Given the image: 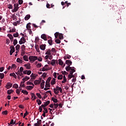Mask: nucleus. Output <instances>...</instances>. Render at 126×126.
Returning <instances> with one entry per match:
<instances>
[{
  "mask_svg": "<svg viewBox=\"0 0 126 126\" xmlns=\"http://www.w3.org/2000/svg\"><path fill=\"white\" fill-rule=\"evenodd\" d=\"M29 79H30V78L28 77L27 76H26L25 78H24L22 79L23 81L21 82L20 87H21V88H22V87L23 88L25 87L26 86L24 84L22 85V83H25V81H27V80H29Z\"/></svg>",
  "mask_w": 126,
  "mask_h": 126,
  "instance_id": "nucleus-1",
  "label": "nucleus"
},
{
  "mask_svg": "<svg viewBox=\"0 0 126 126\" xmlns=\"http://www.w3.org/2000/svg\"><path fill=\"white\" fill-rule=\"evenodd\" d=\"M29 60H30V61L32 63H34L35 61H37V60H38V57L37 56H31L29 57Z\"/></svg>",
  "mask_w": 126,
  "mask_h": 126,
  "instance_id": "nucleus-2",
  "label": "nucleus"
},
{
  "mask_svg": "<svg viewBox=\"0 0 126 126\" xmlns=\"http://www.w3.org/2000/svg\"><path fill=\"white\" fill-rule=\"evenodd\" d=\"M19 4L15 3L14 4V9L12 10V12H16L17 10L19 9Z\"/></svg>",
  "mask_w": 126,
  "mask_h": 126,
  "instance_id": "nucleus-3",
  "label": "nucleus"
},
{
  "mask_svg": "<svg viewBox=\"0 0 126 126\" xmlns=\"http://www.w3.org/2000/svg\"><path fill=\"white\" fill-rule=\"evenodd\" d=\"M51 79H52V77H49L47 79L45 84V87H51V85H50V82L51 81Z\"/></svg>",
  "mask_w": 126,
  "mask_h": 126,
  "instance_id": "nucleus-4",
  "label": "nucleus"
},
{
  "mask_svg": "<svg viewBox=\"0 0 126 126\" xmlns=\"http://www.w3.org/2000/svg\"><path fill=\"white\" fill-rule=\"evenodd\" d=\"M10 56H12V55L15 52V48H14V46L13 45H11L10 47Z\"/></svg>",
  "mask_w": 126,
  "mask_h": 126,
  "instance_id": "nucleus-5",
  "label": "nucleus"
},
{
  "mask_svg": "<svg viewBox=\"0 0 126 126\" xmlns=\"http://www.w3.org/2000/svg\"><path fill=\"white\" fill-rule=\"evenodd\" d=\"M26 42V39H25V38L23 36L19 41V44H20V45H22V44H25Z\"/></svg>",
  "mask_w": 126,
  "mask_h": 126,
  "instance_id": "nucleus-6",
  "label": "nucleus"
},
{
  "mask_svg": "<svg viewBox=\"0 0 126 126\" xmlns=\"http://www.w3.org/2000/svg\"><path fill=\"white\" fill-rule=\"evenodd\" d=\"M6 89H9V88H11V87H12V84L10 82L7 83V84L5 86Z\"/></svg>",
  "mask_w": 126,
  "mask_h": 126,
  "instance_id": "nucleus-7",
  "label": "nucleus"
},
{
  "mask_svg": "<svg viewBox=\"0 0 126 126\" xmlns=\"http://www.w3.org/2000/svg\"><path fill=\"white\" fill-rule=\"evenodd\" d=\"M16 74H17V75H18V78L19 79L20 78V77L19 76H22V77H23V73L20 72V71H19V70H18L16 73Z\"/></svg>",
  "mask_w": 126,
  "mask_h": 126,
  "instance_id": "nucleus-8",
  "label": "nucleus"
},
{
  "mask_svg": "<svg viewBox=\"0 0 126 126\" xmlns=\"http://www.w3.org/2000/svg\"><path fill=\"white\" fill-rule=\"evenodd\" d=\"M46 44H41L40 45L39 48L40 50H42V51H45L46 49Z\"/></svg>",
  "mask_w": 126,
  "mask_h": 126,
  "instance_id": "nucleus-9",
  "label": "nucleus"
},
{
  "mask_svg": "<svg viewBox=\"0 0 126 126\" xmlns=\"http://www.w3.org/2000/svg\"><path fill=\"white\" fill-rule=\"evenodd\" d=\"M31 96H32V101L36 100L37 97H36V95H35V94H34V93H31Z\"/></svg>",
  "mask_w": 126,
  "mask_h": 126,
  "instance_id": "nucleus-10",
  "label": "nucleus"
},
{
  "mask_svg": "<svg viewBox=\"0 0 126 126\" xmlns=\"http://www.w3.org/2000/svg\"><path fill=\"white\" fill-rule=\"evenodd\" d=\"M41 124H42V120H39L37 121V123L34 124V126H41Z\"/></svg>",
  "mask_w": 126,
  "mask_h": 126,
  "instance_id": "nucleus-11",
  "label": "nucleus"
},
{
  "mask_svg": "<svg viewBox=\"0 0 126 126\" xmlns=\"http://www.w3.org/2000/svg\"><path fill=\"white\" fill-rule=\"evenodd\" d=\"M8 125L9 126H10V125H18V123H15V121L13 120V119H12L10 122V123H8Z\"/></svg>",
  "mask_w": 126,
  "mask_h": 126,
  "instance_id": "nucleus-12",
  "label": "nucleus"
},
{
  "mask_svg": "<svg viewBox=\"0 0 126 126\" xmlns=\"http://www.w3.org/2000/svg\"><path fill=\"white\" fill-rule=\"evenodd\" d=\"M41 39L44 40V41H47V35L45 34H42L41 36Z\"/></svg>",
  "mask_w": 126,
  "mask_h": 126,
  "instance_id": "nucleus-13",
  "label": "nucleus"
},
{
  "mask_svg": "<svg viewBox=\"0 0 126 126\" xmlns=\"http://www.w3.org/2000/svg\"><path fill=\"white\" fill-rule=\"evenodd\" d=\"M65 63L66 64H67V65H71V64H72V62L70 60H66Z\"/></svg>",
  "mask_w": 126,
  "mask_h": 126,
  "instance_id": "nucleus-14",
  "label": "nucleus"
},
{
  "mask_svg": "<svg viewBox=\"0 0 126 126\" xmlns=\"http://www.w3.org/2000/svg\"><path fill=\"white\" fill-rule=\"evenodd\" d=\"M26 89H27L28 90H32V89H33V88H34V86H27L26 87Z\"/></svg>",
  "mask_w": 126,
  "mask_h": 126,
  "instance_id": "nucleus-15",
  "label": "nucleus"
},
{
  "mask_svg": "<svg viewBox=\"0 0 126 126\" xmlns=\"http://www.w3.org/2000/svg\"><path fill=\"white\" fill-rule=\"evenodd\" d=\"M24 66L26 67L27 69H30V68H31V65L30 64V63L26 64L24 65Z\"/></svg>",
  "mask_w": 126,
  "mask_h": 126,
  "instance_id": "nucleus-16",
  "label": "nucleus"
},
{
  "mask_svg": "<svg viewBox=\"0 0 126 126\" xmlns=\"http://www.w3.org/2000/svg\"><path fill=\"white\" fill-rule=\"evenodd\" d=\"M67 80L66 79V77H65V75H63V81H62V83L63 84L65 83V82H66Z\"/></svg>",
  "mask_w": 126,
  "mask_h": 126,
  "instance_id": "nucleus-17",
  "label": "nucleus"
},
{
  "mask_svg": "<svg viewBox=\"0 0 126 126\" xmlns=\"http://www.w3.org/2000/svg\"><path fill=\"white\" fill-rule=\"evenodd\" d=\"M59 61V64L60 65H63V61L62 60V59H60L58 60Z\"/></svg>",
  "mask_w": 126,
  "mask_h": 126,
  "instance_id": "nucleus-18",
  "label": "nucleus"
},
{
  "mask_svg": "<svg viewBox=\"0 0 126 126\" xmlns=\"http://www.w3.org/2000/svg\"><path fill=\"white\" fill-rule=\"evenodd\" d=\"M56 89L58 91H60V93H63V89L61 87H59V86L56 87Z\"/></svg>",
  "mask_w": 126,
  "mask_h": 126,
  "instance_id": "nucleus-19",
  "label": "nucleus"
},
{
  "mask_svg": "<svg viewBox=\"0 0 126 126\" xmlns=\"http://www.w3.org/2000/svg\"><path fill=\"white\" fill-rule=\"evenodd\" d=\"M51 85H54L56 84V78H53V79L51 81Z\"/></svg>",
  "mask_w": 126,
  "mask_h": 126,
  "instance_id": "nucleus-20",
  "label": "nucleus"
},
{
  "mask_svg": "<svg viewBox=\"0 0 126 126\" xmlns=\"http://www.w3.org/2000/svg\"><path fill=\"white\" fill-rule=\"evenodd\" d=\"M45 55H48V56L51 55V50L50 49H47L46 52L45 53Z\"/></svg>",
  "mask_w": 126,
  "mask_h": 126,
  "instance_id": "nucleus-21",
  "label": "nucleus"
},
{
  "mask_svg": "<svg viewBox=\"0 0 126 126\" xmlns=\"http://www.w3.org/2000/svg\"><path fill=\"white\" fill-rule=\"evenodd\" d=\"M30 25H31V23H29L28 24H27L26 26V28L28 29V30H30V28H31V26Z\"/></svg>",
  "mask_w": 126,
  "mask_h": 126,
  "instance_id": "nucleus-22",
  "label": "nucleus"
},
{
  "mask_svg": "<svg viewBox=\"0 0 126 126\" xmlns=\"http://www.w3.org/2000/svg\"><path fill=\"white\" fill-rule=\"evenodd\" d=\"M30 17H31V16H30V14L27 15L25 17V20H28L30 19Z\"/></svg>",
  "mask_w": 126,
  "mask_h": 126,
  "instance_id": "nucleus-23",
  "label": "nucleus"
},
{
  "mask_svg": "<svg viewBox=\"0 0 126 126\" xmlns=\"http://www.w3.org/2000/svg\"><path fill=\"white\" fill-rule=\"evenodd\" d=\"M13 92H14V91L12 90H8L7 91V93L8 95H10V94H11V93H13Z\"/></svg>",
  "mask_w": 126,
  "mask_h": 126,
  "instance_id": "nucleus-24",
  "label": "nucleus"
},
{
  "mask_svg": "<svg viewBox=\"0 0 126 126\" xmlns=\"http://www.w3.org/2000/svg\"><path fill=\"white\" fill-rule=\"evenodd\" d=\"M65 69L66 71H69L71 69V67H70V65H68L67 66L65 67Z\"/></svg>",
  "mask_w": 126,
  "mask_h": 126,
  "instance_id": "nucleus-25",
  "label": "nucleus"
},
{
  "mask_svg": "<svg viewBox=\"0 0 126 126\" xmlns=\"http://www.w3.org/2000/svg\"><path fill=\"white\" fill-rule=\"evenodd\" d=\"M35 50H36V51L37 52V53H40V49L39 48V46L35 45Z\"/></svg>",
  "mask_w": 126,
  "mask_h": 126,
  "instance_id": "nucleus-26",
  "label": "nucleus"
},
{
  "mask_svg": "<svg viewBox=\"0 0 126 126\" xmlns=\"http://www.w3.org/2000/svg\"><path fill=\"white\" fill-rule=\"evenodd\" d=\"M53 90H54V92L55 94H56V95H58V94H59V93H60L59 91H58V90L57 89V88L56 89H54Z\"/></svg>",
  "mask_w": 126,
  "mask_h": 126,
  "instance_id": "nucleus-27",
  "label": "nucleus"
},
{
  "mask_svg": "<svg viewBox=\"0 0 126 126\" xmlns=\"http://www.w3.org/2000/svg\"><path fill=\"white\" fill-rule=\"evenodd\" d=\"M10 76H13V77H14V78H15V79H16V78H17V76H16L15 73H10Z\"/></svg>",
  "mask_w": 126,
  "mask_h": 126,
  "instance_id": "nucleus-28",
  "label": "nucleus"
},
{
  "mask_svg": "<svg viewBox=\"0 0 126 126\" xmlns=\"http://www.w3.org/2000/svg\"><path fill=\"white\" fill-rule=\"evenodd\" d=\"M34 84H35V85H37L38 84H40V81H39V80H35L33 82Z\"/></svg>",
  "mask_w": 126,
  "mask_h": 126,
  "instance_id": "nucleus-29",
  "label": "nucleus"
},
{
  "mask_svg": "<svg viewBox=\"0 0 126 126\" xmlns=\"http://www.w3.org/2000/svg\"><path fill=\"white\" fill-rule=\"evenodd\" d=\"M23 60H24V61H25L26 62H28V57H27V56H26V55L24 56Z\"/></svg>",
  "mask_w": 126,
  "mask_h": 126,
  "instance_id": "nucleus-30",
  "label": "nucleus"
},
{
  "mask_svg": "<svg viewBox=\"0 0 126 126\" xmlns=\"http://www.w3.org/2000/svg\"><path fill=\"white\" fill-rule=\"evenodd\" d=\"M40 86H41V89H44V87L45 86V82H41L40 84Z\"/></svg>",
  "mask_w": 126,
  "mask_h": 126,
  "instance_id": "nucleus-31",
  "label": "nucleus"
},
{
  "mask_svg": "<svg viewBox=\"0 0 126 126\" xmlns=\"http://www.w3.org/2000/svg\"><path fill=\"white\" fill-rule=\"evenodd\" d=\"M59 37L60 40H63V35L62 33H60Z\"/></svg>",
  "mask_w": 126,
  "mask_h": 126,
  "instance_id": "nucleus-32",
  "label": "nucleus"
},
{
  "mask_svg": "<svg viewBox=\"0 0 126 126\" xmlns=\"http://www.w3.org/2000/svg\"><path fill=\"white\" fill-rule=\"evenodd\" d=\"M4 77V74L3 73H0V79H3Z\"/></svg>",
  "mask_w": 126,
  "mask_h": 126,
  "instance_id": "nucleus-33",
  "label": "nucleus"
},
{
  "mask_svg": "<svg viewBox=\"0 0 126 126\" xmlns=\"http://www.w3.org/2000/svg\"><path fill=\"white\" fill-rule=\"evenodd\" d=\"M17 62L19 63H23V61H22V60L20 59V58H17Z\"/></svg>",
  "mask_w": 126,
  "mask_h": 126,
  "instance_id": "nucleus-34",
  "label": "nucleus"
},
{
  "mask_svg": "<svg viewBox=\"0 0 126 126\" xmlns=\"http://www.w3.org/2000/svg\"><path fill=\"white\" fill-rule=\"evenodd\" d=\"M51 52L52 53V54L54 55L55 53H56L57 51H56V49H55L54 48H53L51 49Z\"/></svg>",
  "mask_w": 126,
  "mask_h": 126,
  "instance_id": "nucleus-35",
  "label": "nucleus"
},
{
  "mask_svg": "<svg viewBox=\"0 0 126 126\" xmlns=\"http://www.w3.org/2000/svg\"><path fill=\"white\" fill-rule=\"evenodd\" d=\"M52 101H53V102L54 103H58V99L55 98L54 97H52Z\"/></svg>",
  "mask_w": 126,
  "mask_h": 126,
  "instance_id": "nucleus-36",
  "label": "nucleus"
},
{
  "mask_svg": "<svg viewBox=\"0 0 126 126\" xmlns=\"http://www.w3.org/2000/svg\"><path fill=\"white\" fill-rule=\"evenodd\" d=\"M15 49L16 51H19V49H20V45L19 44H17L15 47Z\"/></svg>",
  "mask_w": 126,
  "mask_h": 126,
  "instance_id": "nucleus-37",
  "label": "nucleus"
},
{
  "mask_svg": "<svg viewBox=\"0 0 126 126\" xmlns=\"http://www.w3.org/2000/svg\"><path fill=\"white\" fill-rule=\"evenodd\" d=\"M48 43L50 46H52V45H53V40L52 39H49L48 40Z\"/></svg>",
  "mask_w": 126,
  "mask_h": 126,
  "instance_id": "nucleus-38",
  "label": "nucleus"
},
{
  "mask_svg": "<svg viewBox=\"0 0 126 126\" xmlns=\"http://www.w3.org/2000/svg\"><path fill=\"white\" fill-rule=\"evenodd\" d=\"M61 73H62V74H63V75H67V74H68V73L65 71H62L61 72Z\"/></svg>",
  "mask_w": 126,
  "mask_h": 126,
  "instance_id": "nucleus-39",
  "label": "nucleus"
},
{
  "mask_svg": "<svg viewBox=\"0 0 126 126\" xmlns=\"http://www.w3.org/2000/svg\"><path fill=\"white\" fill-rule=\"evenodd\" d=\"M27 85H32V86H34V84L30 81H28L27 82Z\"/></svg>",
  "mask_w": 126,
  "mask_h": 126,
  "instance_id": "nucleus-40",
  "label": "nucleus"
},
{
  "mask_svg": "<svg viewBox=\"0 0 126 126\" xmlns=\"http://www.w3.org/2000/svg\"><path fill=\"white\" fill-rule=\"evenodd\" d=\"M36 102L37 103V105H41V104H42V101L39 99H37Z\"/></svg>",
  "mask_w": 126,
  "mask_h": 126,
  "instance_id": "nucleus-41",
  "label": "nucleus"
},
{
  "mask_svg": "<svg viewBox=\"0 0 126 126\" xmlns=\"http://www.w3.org/2000/svg\"><path fill=\"white\" fill-rule=\"evenodd\" d=\"M19 36V34L17 32L16 33L13 34V37L15 38H17Z\"/></svg>",
  "mask_w": 126,
  "mask_h": 126,
  "instance_id": "nucleus-42",
  "label": "nucleus"
},
{
  "mask_svg": "<svg viewBox=\"0 0 126 126\" xmlns=\"http://www.w3.org/2000/svg\"><path fill=\"white\" fill-rule=\"evenodd\" d=\"M63 75H59L58 77V80H62L63 79Z\"/></svg>",
  "mask_w": 126,
  "mask_h": 126,
  "instance_id": "nucleus-43",
  "label": "nucleus"
},
{
  "mask_svg": "<svg viewBox=\"0 0 126 126\" xmlns=\"http://www.w3.org/2000/svg\"><path fill=\"white\" fill-rule=\"evenodd\" d=\"M22 93H23V94H25L26 95H28V92L25 90H22Z\"/></svg>",
  "mask_w": 126,
  "mask_h": 126,
  "instance_id": "nucleus-44",
  "label": "nucleus"
},
{
  "mask_svg": "<svg viewBox=\"0 0 126 126\" xmlns=\"http://www.w3.org/2000/svg\"><path fill=\"white\" fill-rule=\"evenodd\" d=\"M31 79H35L36 76L34 75V74L32 73L31 75Z\"/></svg>",
  "mask_w": 126,
  "mask_h": 126,
  "instance_id": "nucleus-45",
  "label": "nucleus"
},
{
  "mask_svg": "<svg viewBox=\"0 0 126 126\" xmlns=\"http://www.w3.org/2000/svg\"><path fill=\"white\" fill-rule=\"evenodd\" d=\"M55 63H56V60H52L51 64H52V65H55Z\"/></svg>",
  "mask_w": 126,
  "mask_h": 126,
  "instance_id": "nucleus-46",
  "label": "nucleus"
},
{
  "mask_svg": "<svg viewBox=\"0 0 126 126\" xmlns=\"http://www.w3.org/2000/svg\"><path fill=\"white\" fill-rule=\"evenodd\" d=\"M13 87L15 88V89H17V88H18V85L17 84H14L13 86Z\"/></svg>",
  "mask_w": 126,
  "mask_h": 126,
  "instance_id": "nucleus-47",
  "label": "nucleus"
},
{
  "mask_svg": "<svg viewBox=\"0 0 126 126\" xmlns=\"http://www.w3.org/2000/svg\"><path fill=\"white\" fill-rule=\"evenodd\" d=\"M44 104L47 107V106H48V105H49V104H50V100H48L47 101L44 102Z\"/></svg>",
  "mask_w": 126,
  "mask_h": 126,
  "instance_id": "nucleus-48",
  "label": "nucleus"
},
{
  "mask_svg": "<svg viewBox=\"0 0 126 126\" xmlns=\"http://www.w3.org/2000/svg\"><path fill=\"white\" fill-rule=\"evenodd\" d=\"M17 39H14V41H13V45L14 46H15L17 44Z\"/></svg>",
  "mask_w": 126,
  "mask_h": 126,
  "instance_id": "nucleus-49",
  "label": "nucleus"
},
{
  "mask_svg": "<svg viewBox=\"0 0 126 126\" xmlns=\"http://www.w3.org/2000/svg\"><path fill=\"white\" fill-rule=\"evenodd\" d=\"M55 43H57V44H61V40L59 39H56Z\"/></svg>",
  "mask_w": 126,
  "mask_h": 126,
  "instance_id": "nucleus-50",
  "label": "nucleus"
},
{
  "mask_svg": "<svg viewBox=\"0 0 126 126\" xmlns=\"http://www.w3.org/2000/svg\"><path fill=\"white\" fill-rule=\"evenodd\" d=\"M36 96H37V97H38V98L39 99H41L42 98V96H41V94H40L39 93H36Z\"/></svg>",
  "mask_w": 126,
  "mask_h": 126,
  "instance_id": "nucleus-51",
  "label": "nucleus"
},
{
  "mask_svg": "<svg viewBox=\"0 0 126 126\" xmlns=\"http://www.w3.org/2000/svg\"><path fill=\"white\" fill-rule=\"evenodd\" d=\"M2 115H5V116H6V115H7V111L5 110L4 111H2Z\"/></svg>",
  "mask_w": 126,
  "mask_h": 126,
  "instance_id": "nucleus-52",
  "label": "nucleus"
},
{
  "mask_svg": "<svg viewBox=\"0 0 126 126\" xmlns=\"http://www.w3.org/2000/svg\"><path fill=\"white\" fill-rule=\"evenodd\" d=\"M7 37H9V39H12L13 38V36L11 34H8Z\"/></svg>",
  "mask_w": 126,
  "mask_h": 126,
  "instance_id": "nucleus-53",
  "label": "nucleus"
},
{
  "mask_svg": "<svg viewBox=\"0 0 126 126\" xmlns=\"http://www.w3.org/2000/svg\"><path fill=\"white\" fill-rule=\"evenodd\" d=\"M54 35H55V38H58V36H59V35H60V33H59V32H56V33L54 34Z\"/></svg>",
  "mask_w": 126,
  "mask_h": 126,
  "instance_id": "nucleus-54",
  "label": "nucleus"
},
{
  "mask_svg": "<svg viewBox=\"0 0 126 126\" xmlns=\"http://www.w3.org/2000/svg\"><path fill=\"white\" fill-rule=\"evenodd\" d=\"M48 68H45L44 67L42 69V71H48Z\"/></svg>",
  "mask_w": 126,
  "mask_h": 126,
  "instance_id": "nucleus-55",
  "label": "nucleus"
},
{
  "mask_svg": "<svg viewBox=\"0 0 126 126\" xmlns=\"http://www.w3.org/2000/svg\"><path fill=\"white\" fill-rule=\"evenodd\" d=\"M8 8H9V9H12V8H13L12 5L8 4Z\"/></svg>",
  "mask_w": 126,
  "mask_h": 126,
  "instance_id": "nucleus-56",
  "label": "nucleus"
},
{
  "mask_svg": "<svg viewBox=\"0 0 126 126\" xmlns=\"http://www.w3.org/2000/svg\"><path fill=\"white\" fill-rule=\"evenodd\" d=\"M43 110H44V111H43V112L44 113H44L47 114L48 109H47V108H44Z\"/></svg>",
  "mask_w": 126,
  "mask_h": 126,
  "instance_id": "nucleus-57",
  "label": "nucleus"
},
{
  "mask_svg": "<svg viewBox=\"0 0 126 126\" xmlns=\"http://www.w3.org/2000/svg\"><path fill=\"white\" fill-rule=\"evenodd\" d=\"M29 114V113L28 112H27V111H26V113L24 115L23 118L24 119L25 118V117H26V116H27V115H28Z\"/></svg>",
  "mask_w": 126,
  "mask_h": 126,
  "instance_id": "nucleus-58",
  "label": "nucleus"
},
{
  "mask_svg": "<svg viewBox=\"0 0 126 126\" xmlns=\"http://www.w3.org/2000/svg\"><path fill=\"white\" fill-rule=\"evenodd\" d=\"M32 73V71H30V70H27V74L28 75H30Z\"/></svg>",
  "mask_w": 126,
  "mask_h": 126,
  "instance_id": "nucleus-59",
  "label": "nucleus"
},
{
  "mask_svg": "<svg viewBox=\"0 0 126 126\" xmlns=\"http://www.w3.org/2000/svg\"><path fill=\"white\" fill-rule=\"evenodd\" d=\"M67 3H67V1H65V2H63V1H62V2H61L62 5H64L65 4H67Z\"/></svg>",
  "mask_w": 126,
  "mask_h": 126,
  "instance_id": "nucleus-60",
  "label": "nucleus"
},
{
  "mask_svg": "<svg viewBox=\"0 0 126 126\" xmlns=\"http://www.w3.org/2000/svg\"><path fill=\"white\" fill-rule=\"evenodd\" d=\"M22 51H25V45H23L21 46Z\"/></svg>",
  "mask_w": 126,
  "mask_h": 126,
  "instance_id": "nucleus-61",
  "label": "nucleus"
},
{
  "mask_svg": "<svg viewBox=\"0 0 126 126\" xmlns=\"http://www.w3.org/2000/svg\"><path fill=\"white\" fill-rule=\"evenodd\" d=\"M47 76V73H43V74L42 75V77H43V78H45V77H46Z\"/></svg>",
  "mask_w": 126,
  "mask_h": 126,
  "instance_id": "nucleus-62",
  "label": "nucleus"
},
{
  "mask_svg": "<svg viewBox=\"0 0 126 126\" xmlns=\"http://www.w3.org/2000/svg\"><path fill=\"white\" fill-rule=\"evenodd\" d=\"M19 4H22L23 3V0H18Z\"/></svg>",
  "mask_w": 126,
  "mask_h": 126,
  "instance_id": "nucleus-63",
  "label": "nucleus"
},
{
  "mask_svg": "<svg viewBox=\"0 0 126 126\" xmlns=\"http://www.w3.org/2000/svg\"><path fill=\"white\" fill-rule=\"evenodd\" d=\"M64 89H65V90H67L69 88V86H68L67 85H65L64 86Z\"/></svg>",
  "mask_w": 126,
  "mask_h": 126,
  "instance_id": "nucleus-64",
  "label": "nucleus"
}]
</instances>
